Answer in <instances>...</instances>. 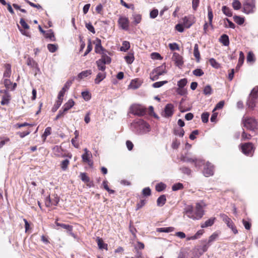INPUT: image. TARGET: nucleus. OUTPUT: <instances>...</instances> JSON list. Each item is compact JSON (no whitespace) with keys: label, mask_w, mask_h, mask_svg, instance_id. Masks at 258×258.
I'll return each instance as SVG.
<instances>
[{"label":"nucleus","mask_w":258,"mask_h":258,"mask_svg":"<svg viewBox=\"0 0 258 258\" xmlns=\"http://www.w3.org/2000/svg\"><path fill=\"white\" fill-rule=\"evenodd\" d=\"M101 58L99 59L100 60L101 62L104 63L105 64H109L111 61V58L110 57L108 56L104 52L102 53Z\"/></svg>","instance_id":"19"},{"label":"nucleus","mask_w":258,"mask_h":258,"mask_svg":"<svg viewBox=\"0 0 258 258\" xmlns=\"http://www.w3.org/2000/svg\"><path fill=\"white\" fill-rule=\"evenodd\" d=\"M94 44H95V52L96 53L101 54L102 53L104 52V51H106V50L101 45V41L100 39L97 38L94 42Z\"/></svg>","instance_id":"15"},{"label":"nucleus","mask_w":258,"mask_h":258,"mask_svg":"<svg viewBox=\"0 0 258 258\" xmlns=\"http://www.w3.org/2000/svg\"><path fill=\"white\" fill-rule=\"evenodd\" d=\"M0 97L2 105H8L12 98L10 93L7 90H0Z\"/></svg>","instance_id":"9"},{"label":"nucleus","mask_w":258,"mask_h":258,"mask_svg":"<svg viewBox=\"0 0 258 258\" xmlns=\"http://www.w3.org/2000/svg\"><path fill=\"white\" fill-rule=\"evenodd\" d=\"M204 203H197L196 205V214L194 213V207L192 206L188 205L185 209V213L187 216L193 220H199L202 218L204 215V211L203 209V204Z\"/></svg>","instance_id":"1"},{"label":"nucleus","mask_w":258,"mask_h":258,"mask_svg":"<svg viewBox=\"0 0 258 258\" xmlns=\"http://www.w3.org/2000/svg\"><path fill=\"white\" fill-rule=\"evenodd\" d=\"M45 36L46 38H49L50 40L52 41H55L54 34L52 30H49L48 31V32L45 34Z\"/></svg>","instance_id":"47"},{"label":"nucleus","mask_w":258,"mask_h":258,"mask_svg":"<svg viewBox=\"0 0 258 258\" xmlns=\"http://www.w3.org/2000/svg\"><path fill=\"white\" fill-rule=\"evenodd\" d=\"M203 93L205 95H210L212 93V89L211 87L208 85L206 86L203 90Z\"/></svg>","instance_id":"50"},{"label":"nucleus","mask_w":258,"mask_h":258,"mask_svg":"<svg viewBox=\"0 0 258 258\" xmlns=\"http://www.w3.org/2000/svg\"><path fill=\"white\" fill-rule=\"evenodd\" d=\"M245 56L243 52L242 51H240L239 52V57L238 59V63L236 67V70H238L241 66L243 64Z\"/></svg>","instance_id":"25"},{"label":"nucleus","mask_w":258,"mask_h":258,"mask_svg":"<svg viewBox=\"0 0 258 258\" xmlns=\"http://www.w3.org/2000/svg\"><path fill=\"white\" fill-rule=\"evenodd\" d=\"M69 164L70 161L68 159H65L61 162L60 166L62 170L65 171L68 169Z\"/></svg>","instance_id":"42"},{"label":"nucleus","mask_w":258,"mask_h":258,"mask_svg":"<svg viewBox=\"0 0 258 258\" xmlns=\"http://www.w3.org/2000/svg\"><path fill=\"white\" fill-rule=\"evenodd\" d=\"M47 48L50 52L53 53L57 50L58 45L57 44H48L47 45Z\"/></svg>","instance_id":"51"},{"label":"nucleus","mask_w":258,"mask_h":258,"mask_svg":"<svg viewBox=\"0 0 258 258\" xmlns=\"http://www.w3.org/2000/svg\"><path fill=\"white\" fill-rule=\"evenodd\" d=\"M174 230V228L173 227H162L157 228V231L158 232H165L169 233L172 232Z\"/></svg>","instance_id":"31"},{"label":"nucleus","mask_w":258,"mask_h":258,"mask_svg":"<svg viewBox=\"0 0 258 258\" xmlns=\"http://www.w3.org/2000/svg\"><path fill=\"white\" fill-rule=\"evenodd\" d=\"M92 74V71L90 70H88L86 71H82L80 73H79L78 75V78L80 80L84 79L89 75H91Z\"/></svg>","instance_id":"27"},{"label":"nucleus","mask_w":258,"mask_h":258,"mask_svg":"<svg viewBox=\"0 0 258 258\" xmlns=\"http://www.w3.org/2000/svg\"><path fill=\"white\" fill-rule=\"evenodd\" d=\"M215 219V218L208 219V220L206 221L205 223L201 224V227L206 228L209 226H211L212 225H213Z\"/></svg>","instance_id":"37"},{"label":"nucleus","mask_w":258,"mask_h":258,"mask_svg":"<svg viewBox=\"0 0 258 258\" xmlns=\"http://www.w3.org/2000/svg\"><path fill=\"white\" fill-rule=\"evenodd\" d=\"M194 163H195V166L196 167H199L201 166L202 165H205L206 163H205V161L203 160L196 158V161H195Z\"/></svg>","instance_id":"60"},{"label":"nucleus","mask_w":258,"mask_h":258,"mask_svg":"<svg viewBox=\"0 0 258 258\" xmlns=\"http://www.w3.org/2000/svg\"><path fill=\"white\" fill-rule=\"evenodd\" d=\"M255 0H244L242 3V12L246 14L254 13L255 11Z\"/></svg>","instance_id":"3"},{"label":"nucleus","mask_w":258,"mask_h":258,"mask_svg":"<svg viewBox=\"0 0 258 258\" xmlns=\"http://www.w3.org/2000/svg\"><path fill=\"white\" fill-rule=\"evenodd\" d=\"M124 59L128 64L132 63L135 59L133 53H129L124 57Z\"/></svg>","instance_id":"45"},{"label":"nucleus","mask_w":258,"mask_h":258,"mask_svg":"<svg viewBox=\"0 0 258 258\" xmlns=\"http://www.w3.org/2000/svg\"><path fill=\"white\" fill-rule=\"evenodd\" d=\"M222 12L228 17H231L232 16V12L231 10L226 6L222 7Z\"/></svg>","instance_id":"34"},{"label":"nucleus","mask_w":258,"mask_h":258,"mask_svg":"<svg viewBox=\"0 0 258 258\" xmlns=\"http://www.w3.org/2000/svg\"><path fill=\"white\" fill-rule=\"evenodd\" d=\"M167 83H168L167 81L157 82L152 84V87L155 88H159V87H161V86H163L164 85L167 84Z\"/></svg>","instance_id":"53"},{"label":"nucleus","mask_w":258,"mask_h":258,"mask_svg":"<svg viewBox=\"0 0 258 258\" xmlns=\"http://www.w3.org/2000/svg\"><path fill=\"white\" fill-rule=\"evenodd\" d=\"M204 175L206 177L213 175L214 173V165L209 162H206L203 170Z\"/></svg>","instance_id":"11"},{"label":"nucleus","mask_w":258,"mask_h":258,"mask_svg":"<svg viewBox=\"0 0 258 258\" xmlns=\"http://www.w3.org/2000/svg\"><path fill=\"white\" fill-rule=\"evenodd\" d=\"M166 188V185L163 183L160 182L157 184L155 186V189L158 192H161L164 190Z\"/></svg>","instance_id":"36"},{"label":"nucleus","mask_w":258,"mask_h":258,"mask_svg":"<svg viewBox=\"0 0 258 258\" xmlns=\"http://www.w3.org/2000/svg\"><path fill=\"white\" fill-rule=\"evenodd\" d=\"M142 195L145 197L150 196L151 195V190L150 188V187H147L144 188L142 190Z\"/></svg>","instance_id":"58"},{"label":"nucleus","mask_w":258,"mask_h":258,"mask_svg":"<svg viewBox=\"0 0 258 258\" xmlns=\"http://www.w3.org/2000/svg\"><path fill=\"white\" fill-rule=\"evenodd\" d=\"M62 101V100L57 99L53 107L52 108V111L53 112H55L59 108V107L61 105Z\"/></svg>","instance_id":"49"},{"label":"nucleus","mask_w":258,"mask_h":258,"mask_svg":"<svg viewBox=\"0 0 258 258\" xmlns=\"http://www.w3.org/2000/svg\"><path fill=\"white\" fill-rule=\"evenodd\" d=\"M204 203H197L196 205V214L194 213V207L192 206L188 205L185 209V213L187 216L193 220H199L202 218L204 215V211L203 209V204Z\"/></svg>","instance_id":"2"},{"label":"nucleus","mask_w":258,"mask_h":258,"mask_svg":"<svg viewBox=\"0 0 258 258\" xmlns=\"http://www.w3.org/2000/svg\"><path fill=\"white\" fill-rule=\"evenodd\" d=\"M4 84L6 88V90H8L10 88V86L12 85V82L10 80L6 78L4 80Z\"/></svg>","instance_id":"61"},{"label":"nucleus","mask_w":258,"mask_h":258,"mask_svg":"<svg viewBox=\"0 0 258 258\" xmlns=\"http://www.w3.org/2000/svg\"><path fill=\"white\" fill-rule=\"evenodd\" d=\"M106 77V72H102L99 73L97 76L96 78L95 79L94 82L96 84H99L103 79H104Z\"/></svg>","instance_id":"18"},{"label":"nucleus","mask_w":258,"mask_h":258,"mask_svg":"<svg viewBox=\"0 0 258 258\" xmlns=\"http://www.w3.org/2000/svg\"><path fill=\"white\" fill-rule=\"evenodd\" d=\"M53 152L55 156L58 157H67L69 158H72V155L70 153L65 154L63 153V149L60 146H55L52 149Z\"/></svg>","instance_id":"10"},{"label":"nucleus","mask_w":258,"mask_h":258,"mask_svg":"<svg viewBox=\"0 0 258 258\" xmlns=\"http://www.w3.org/2000/svg\"><path fill=\"white\" fill-rule=\"evenodd\" d=\"M246 60H247V62H250V63H253L255 61V58L254 57V55L252 52H251V51L248 52L247 55Z\"/></svg>","instance_id":"40"},{"label":"nucleus","mask_w":258,"mask_h":258,"mask_svg":"<svg viewBox=\"0 0 258 258\" xmlns=\"http://www.w3.org/2000/svg\"><path fill=\"white\" fill-rule=\"evenodd\" d=\"M194 55L197 61L199 62L201 58V56L198 44H195L194 49Z\"/></svg>","instance_id":"24"},{"label":"nucleus","mask_w":258,"mask_h":258,"mask_svg":"<svg viewBox=\"0 0 258 258\" xmlns=\"http://www.w3.org/2000/svg\"><path fill=\"white\" fill-rule=\"evenodd\" d=\"M244 126L248 130L254 131L257 126V121L252 117H244L243 119Z\"/></svg>","instance_id":"6"},{"label":"nucleus","mask_w":258,"mask_h":258,"mask_svg":"<svg viewBox=\"0 0 258 258\" xmlns=\"http://www.w3.org/2000/svg\"><path fill=\"white\" fill-rule=\"evenodd\" d=\"M183 188V185L181 183H177L173 184L172 186V189L173 191H176L179 189Z\"/></svg>","instance_id":"55"},{"label":"nucleus","mask_w":258,"mask_h":258,"mask_svg":"<svg viewBox=\"0 0 258 258\" xmlns=\"http://www.w3.org/2000/svg\"><path fill=\"white\" fill-rule=\"evenodd\" d=\"M146 108L140 104H133L130 108V112L134 115L142 116L146 114Z\"/></svg>","instance_id":"4"},{"label":"nucleus","mask_w":258,"mask_h":258,"mask_svg":"<svg viewBox=\"0 0 258 258\" xmlns=\"http://www.w3.org/2000/svg\"><path fill=\"white\" fill-rule=\"evenodd\" d=\"M182 20L184 27L185 28H190L196 22L195 17L191 15L184 17Z\"/></svg>","instance_id":"13"},{"label":"nucleus","mask_w":258,"mask_h":258,"mask_svg":"<svg viewBox=\"0 0 258 258\" xmlns=\"http://www.w3.org/2000/svg\"><path fill=\"white\" fill-rule=\"evenodd\" d=\"M133 23L135 25H137L141 22L142 15L140 14H134V15H133Z\"/></svg>","instance_id":"32"},{"label":"nucleus","mask_w":258,"mask_h":258,"mask_svg":"<svg viewBox=\"0 0 258 258\" xmlns=\"http://www.w3.org/2000/svg\"><path fill=\"white\" fill-rule=\"evenodd\" d=\"M225 223L227 224V226L231 228L234 234H236L238 232L237 230L236 229V227L234 225V223L232 221V220L229 218V219L225 222Z\"/></svg>","instance_id":"22"},{"label":"nucleus","mask_w":258,"mask_h":258,"mask_svg":"<svg viewBox=\"0 0 258 258\" xmlns=\"http://www.w3.org/2000/svg\"><path fill=\"white\" fill-rule=\"evenodd\" d=\"M210 64L214 68L218 69L220 67V64L216 61V60L213 58H211L209 59Z\"/></svg>","instance_id":"48"},{"label":"nucleus","mask_w":258,"mask_h":258,"mask_svg":"<svg viewBox=\"0 0 258 258\" xmlns=\"http://www.w3.org/2000/svg\"><path fill=\"white\" fill-rule=\"evenodd\" d=\"M220 41L224 46H228L229 45V37L226 34H223L220 38Z\"/></svg>","instance_id":"21"},{"label":"nucleus","mask_w":258,"mask_h":258,"mask_svg":"<svg viewBox=\"0 0 258 258\" xmlns=\"http://www.w3.org/2000/svg\"><path fill=\"white\" fill-rule=\"evenodd\" d=\"M117 23L119 27L122 30L125 31H128L129 30L130 20L127 17L119 15Z\"/></svg>","instance_id":"8"},{"label":"nucleus","mask_w":258,"mask_h":258,"mask_svg":"<svg viewBox=\"0 0 258 258\" xmlns=\"http://www.w3.org/2000/svg\"><path fill=\"white\" fill-rule=\"evenodd\" d=\"M5 71L4 72L3 77L5 78H9L12 74L11 65L9 63L4 64Z\"/></svg>","instance_id":"17"},{"label":"nucleus","mask_w":258,"mask_h":258,"mask_svg":"<svg viewBox=\"0 0 258 258\" xmlns=\"http://www.w3.org/2000/svg\"><path fill=\"white\" fill-rule=\"evenodd\" d=\"M249 97L254 99L258 98V86L254 87L251 90Z\"/></svg>","instance_id":"38"},{"label":"nucleus","mask_w":258,"mask_h":258,"mask_svg":"<svg viewBox=\"0 0 258 258\" xmlns=\"http://www.w3.org/2000/svg\"><path fill=\"white\" fill-rule=\"evenodd\" d=\"M172 59L175 62L176 65L178 67L181 66L183 63L182 57L178 53L174 52Z\"/></svg>","instance_id":"16"},{"label":"nucleus","mask_w":258,"mask_h":258,"mask_svg":"<svg viewBox=\"0 0 258 258\" xmlns=\"http://www.w3.org/2000/svg\"><path fill=\"white\" fill-rule=\"evenodd\" d=\"M51 134V128L50 127H47L45 128L44 133L42 134L41 138L42 139L43 143L46 141V139L47 136H49Z\"/></svg>","instance_id":"29"},{"label":"nucleus","mask_w":258,"mask_h":258,"mask_svg":"<svg viewBox=\"0 0 258 258\" xmlns=\"http://www.w3.org/2000/svg\"><path fill=\"white\" fill-rule=\"evenodd\" d=\"M193 74L197 77H201L204 74L203 71L200 69H197L193 71Z\"/></svg>","instance_id":"62"},{"label":"nucleus","mask_w":258,"mask_h":258,"mask_svg":"<svg viewBox=\"0 0 258 258\" xmlns=\"http://www.w3.org/2000/svg\"><path fill=\"white\" fill-rule=\"evenodd\" d=\"M166 202V197L165 195L160 196L157 200V205L159 207H162Z\"/></svg>","instance_id":"20"},{"label":"nucleus","mask_w":258,"mask_h":258,"mask_svg":"<svg viewBox=\"0 0 258 258\" xmlns=\"http://www.w3.org/2000/svg\"><path fill=\"white\" fill-rule=\"evenodd\" d=\"M84 151H85V153L82 155V158L83 161H84L85 162H87L89 160V151H88L87 148L85 149Z\"/></svg>","instance_id":"54"},{"label":"nucleus","mask_w":258,"mask_h":258,"mask_svg":"<svg viewBox=\"0 0 258 258\" xmlns=\"http://www.w3.org/2000/svg\"><path fill=\"white\" fill-rule=\"evenodd\" d=\"M96 241L98 246L100 249H105L107 250V244L104 243L103 239L101 238L98 237Z\"/></svg>","instance_id":"26"},{"label":"nucleus","mask_w":258,"mask_h":258,"mask_svg":"<svg viewBox=\"0 0 258 258\" xmlns=\"http://www.w3.org/2000/svg\"><path fill=\"white\" fill-rule=\"evenodd\" d=\"M59 201V198L57 195H54L53 198L47 196L45 200V205L47 207H51L52 206H56Z\"/></svg>","instance_id":"12"},{"label":"nucleus","mask_w":258,"mask_h":258,"mask_svg":"<svg viewBox=\"0 0 258 258\" xmlns=\"http://www.w3.org/2000/svg\"><path fill=\"white\" fill-rule=\"evenodd\" d=\"M130 48V43L128 41H124L122 42V45L120 47V50L122 51H126Z\"/></svg>","instance_id":"46"},{"label":"nucleus","mask_w":258,"mask_h":258,"mask_svg":"<svg viewBox=\"0 0 258 258\" xmlns=\"http://www.w3.org/2000/svg\"><path fill=\"white\" fill-rule=\"evenodd\" d=\"M174 112V105L172 104H167L165 108L164 111L163 116L165 117H169L172 116Z\"/></svg>","instance_id":"14"},{"label":"nucleus","mask_w":258,"mask_h":258,"mask_svg":"<svg viewBox=\"0 0 258 258\" xmlns=\"http://www.w3.org/2000/svg\"><path fill=\"white\" fill-rule=\"evenodd\" d=\"M210 113L207 112H203L201 115V119L204 123H207L209 120Z\"/></svg>","instance_id":"52"},{"label":"nucleus","mask_w":258,"mask_h":258,"mask_svg":"<svg viewBox=\"0 0 258 258\" xmlns=\"http://www.w3.org/2000/svg\"><path fill=\"white\" fill-rule=\"evenodd\" d=\"M187 80L186 79L184 78L180 80L177 82V86L180 88H183L187 84Z\"/></svg>","instance_id":"56"},{"label":"nucleus","mask_w":258,"mask_h":258,"mask_svg":"<svg viewBox=\"0 0 258 258\" xmlns=\"http://www.w3.org/2000/svg\"><path fill=\"white\" fill-rule=\"evenodd\" d=\"M218 235L216 233H213L209 238L208 241V244L209 245H211V242L215 240L218 237Z\"/></svg>","instance_id":"59"},{"label":"nucleus","mask_w":258,"mask_h":258,"mask_svg":"<svg viewBox=\"0 0 258 258\" xmlns=\"http://www.w3.org/2000/svg\"><path fill=\"white\" fill-rule=\"evenodd\" d=\"M27 64L28 66H30L32 68L37 69L38 64L32 58L29 57L27 60Z\"/></svg>","instance_id":"35"},{"label":"nucleus","mask_w":258,"mask_h":258,"mask_svg":"<svg viewBox=\"0 0 258 258\" xmlns=\"http://www.w3.org/2000/svg\"><path fill=\"white\" fill-rule=\"evenodd\" d=\"M165 67L161 66L154 69L150 74V78L152 81L158 79L159 77L166 73Z\"/></svg>","instance_id":"5"},{"label":"nucleus","mask_w":258,"mask_h":258,"mask_svg":"<svg viewBox=\"0 0 258 258\" xmlns=\"http://www.w3.org/2000/svg\"><path fill=\"white\" fill-rule=\"evenodd\" d=\"M233 20L234 22L238 25H242L244 22V18L239 16H234Z\"/></svg>","instance_id":"39"},{"label":"nucleus","mask_w":258,"mask_h":258,"mask_svg":"<svg viewBox=\"0 0 258 258\" xmlns=\"http://www.w3.org/2000/svg\"><path fill=\"white\" fill-rule=\"evenodd\" d=\"M98 69L102 72H104L106 69L105 63L101 62L100 60H98L96 62Z\"/></svg>","instance_id":"41"},{"label":"nucleus","mask_w":258,"mask_h":258,"mask_svg":"<svg viewBox=\"0 0 258 258\" xmlns=\"http://www.w3.org/2000/svg\"><path fill=\"white\" fill-rule=\"evenodd\" d=\"M67 112V111H64V109L60 110L58 112V113L56 116L54 120H56L59 119L60 118L63 117Z\"/></svg>","instance_id":"63"},{"label":"nucleus","mask_w":258,"mask_h":258,"mask_svg":"<svg viewBox=\"0 0 258 258\" xmlns=\"http://www.w3.org/2000/svg\"><path fill=\"white\" fill-rule=\"evenodd\" d=\"M232 6L234 10H239L241 8L242 5L239 0H233Z\"/></svg>","instance_id":"43"},{"label":"nucleus","mask_w":258,"mask_h":258,"mask_svg":"<svg viewBox=\"0 0 258 258\" xmlns=\"http://www.w3.org/2000/svg\"><path fill=\"white\" fill-rule=\"evenodd\" d=\"M224 22L225 27H229L232 29H234L235 28V24L228 18H225L224 19Z\"/></svg>","instance_id":"44"},{"label":"nucleus","mask_w":258,"mask_h":258,"mask_svg":"<svg viewBox=\"0 0 258 258\" xmlns=\"http://www.w3.org/2000/svg\"><path fill=\"white\" fill-rule=\"evenodd\" d=\"M208 18L209 21V25L212 27V20L213 18V14L212 9L210 6L208 7Z\"/></svg>","instance_id":"33"},{"label":"nucleus","mask_w":258,"mask_h":258,"mask_svg":"<svg viewBox=\"0 0 258 258\" xmlns=\"http://www.w3.org/2000/svg\"><path fill=\"white\" fill-rule=\"evenodd\" d=\"M55 223L57 226H60L62 228L67 230L69 231H72L73 230V227L72 225L65 224L63 223H59L57 222V220H56Z\"/></svg>","instance_id":"28"},{"label":"nucleus","mask_w":258,"mask_h":258,"mask_svg":"<svg viewBox=\"0 0 258 258\" xmlns=\"http://www.w3.org/2000/svg\"><path fill=\"white\" fill-rule=\"evenodd\" d=\"M80 176L81 180L84 182L87 183L90 181V178L86 173H81Z\"/></svg>","instance_id":"57"},{"label":"nucleus","mask_w":258,"mask_h":258,"mask_svg":"<svg viewBox=\"0 0 258 258\" xmlns=\"http://www.w3.org/2000/svg\"><path fill=\"white\" fill-rule=\"evenodd\" d=\"M242 152L246 156H252L254 153L255 148L252 143L248 142L241 144Z\"/></svg>","instance_id":"7"},{"label":"nucleus","mask_w":258,"mask_h":258,"mask_svg":"<svg viewBox=\"0 0 258 258\" xmlns=\"http://www.w3.org/2000/svg\"><path fill=\"white\" fill-rule=\"evenodd\" d=\"M82 96L83 97V98L86 101L90 100L91 97L90 93L88 91L82 92Z\"/></svg>","instance_id":"64"},{"label":"nucleus","mask_w":258,"mask_h":258,"mask_svg":"<svg viewBox=\"0 0 258 258\" xmlns=\"http://www.w3.org/2000/svg\"><path fill=\"white\" fill-rule=\"evenodd\" d=\"M257 99H254L252 97H249L248 100L247 101V105L248 107L251 109H253L255 106Z\"/></svg>","instance_id":"30"},{"label":"nucleus","mask_w":258,"mask_h":258,"mask_svg":"<svg viewBox=\"0 0 258 258\" xmlns=\"http://www.w3.org/2000/svg\"><path fill=\"white\" fill-rule=\"evenodd\" d=\"M75 104V102L73 99H69L67 103H66L62 107V109L64 110V111H68L71 109Z\"/></svg>","instance_id":"23"}]
</instances>
